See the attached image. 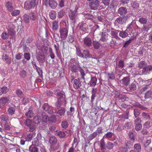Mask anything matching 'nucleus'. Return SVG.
<instances>
[{"instance_id": "f257e3e1", "label": "nucleus", "mask_w": 152, "mask_h": 152, "mask_svg": "<svg viewBox=\"0 0 152 152\" xmlns=\"http://www.w3.org/2000/svg\"><path fill=\"white\" fill-rule=\"evenodd\" d=\"M128 17V15H126V16H120L117 18L114 22L115 26H118V25H121L125 24Z\"/></svg>"}, {"instance_id": "f03ea898", "label": "nucleus", "mask_w": 152, "mask_h": 152, "mask_svg": "<svg viewBox=\"0 0 152 152\" xmlns=\"http://www.w3.org/2000/svg\"><path fill=\"white\" fill-rule=\"evenodd\" d=\"M60 37L62 40H65L67 37L68 32V29L65 28H60L59 29Z\"/></svg>"}, {"instance_id": "7ed1b4c3", "label": "nucleus", "mask_w": 152, "mask_h": 152, "mask_svg": "<svg viewBox=\"0 0 152 152\" xmlns=\"http://www.w3.org/2000/svg\"><path fill=\"white\" fill-rule=\"evenodd\" d=\"M99 3L98 0H93L89 3V6L91 10H96L99 7Z\"/></svg>"}, {"instance_id": "20e7f679", "label": "nucleus", "mask_w": 152, "mask_h": 152, "mask_svg": "<svg viewBox=\"0 0 152 152\" xmlns=\"http://www.w3.org/2000/svg\"><path fill=\"white\" fill-rule=\"evenodd\" d=\"M74 63L75 64L74 61H71L69 63V66L70 70L72 72L76 73L78 71V66L77 65H75Z\"/></svg>"}, {"instance_id": "39448f33", "label": "nucleus", "mask_w": 152, "mask_h": 152, "mask_svg": "<svg viewBox=\"0 0 152 152\" xmlns=\"http://www.w3.org/2000/svg\"><path fill=\"white\" fill-rule=\"evenodd\" d=\"M8 96H3L0 99V108L3 107L4 105L7 104L10 101Z\"/></svg>"}, {"instance_id": "423d86ee", "label": "nucleus", "mask_w": 152, "mask_h": 152, "mask_svg": "<svg viewBox=\"0 0 152 152\" xmlns=\"http://www.w3.org/2000/svg\"><path fill=\"white\" fill-rule=\"evenodd\" d=\"M44 2L46 5H49L52 9L56 8L57 5V3L55 0H44Z\"/></svg>"}, {"instance_id": "0eeeda50", "label": "nucleus", "mask_w": 152, "mask_h": 152, "mask_svg": "<svg viewBox=\"0 0 152 152\" xmlns=\"http://www.w3.org/2000/svg\"><path fill=\"white\" fill-rule=\"evenodd\" d=\"M83 58H95L96 56L94 55H92L90 53V51L88 50H84L83 51Z\"/></svg>"}, {"instance_id": "6e6552de", "label": "nucleus", "mask_w": 152, "mask_h": 152, "mask_svg": "<svg viewBox=\"0 0 152 152\" xmlns=\"http://www.w3.org/2000/svg\"><path fill=\"white\" fill-rule=\"evenodd\" d=\"M131 26V24H130L129 25V26L127 27V29L125 31H119V30L116 31L117 32L120 31L119 35V36L122 38H125L127 37L128 35V34L127 32L128 31L127 29L130 30Z\"/></svg>"}, {"instance_id": "1a4fd4ad", "label": "nucleus", "mask_w": 152, "mask_h": 152, "mask_svg": "<svg viewBox=\"0 0 152 152\" xmlns=\"http://www.w3.org/2000/svg\"><path fill=\"white\" fill-rule=\"evenodd\" d=\"M83 44L84 45L88 47H90L92 45V40L91 39L88 37H86L83 38Z\"/></svg>"}, {"instance_id": "9d476101", "label": "nucleus", "mask_w": 152, "mask_h": 152, "mask_svg": "<svg viewBox=\"0 0 152 152\" xmlns=\"http://www.w3.org/2000/svg\"><path fill=\"white\" fill-rule=\"evenodd\" d=\"M15 106H8V107L7 109V114L10 116H12L14 115L15 112Z\"/></svg>"}, {"instance_id": "9b49d317", "label": "nucleus", "mask_w": 152, "mask_h": 152, "mask_svg": "<svg viewBox=\"0 0 152 152\" xmlns=\"http://www.w3.org/2000/svg\"><path fill=\"white\" fill-rule=\"evenodd\" d=\"M118 12L121 16H125L128 12L127 9L124 7H120L118 10Z\"/></svg>"}, {"instance_id": "f8f14e48", "label": "nucleus", "mask_w": 152, "mask_h": 152, "mask_svg": "<svg viewBox=\"0 0 152 152\" xmlns=\"http://www.w3.org/2000/svg\"><path fill=\"white\" fill-rule=\"evenodd\" d=\"M81 86V81L79 78L74 80L73 82V87L74 88L77 89L80 88Z\"/></svg>"}, {"instance_id": "ddd939ff", "label": "nucleus", "mask_w": 152, "mask_h": 152, "mask_svg": "<svg viewBox=\"0 0 152 152\" xmlns=\"http://www.w3.org/2000/svg\"><path fill=\"white\" fill-rule=\"evenodd\" d=\"M5 6L7 10L9 12H12L14 9V5L11 2L7 1L6 3Z\"/></svg>"}, {"instance_id": "4468645a", "label": "nucleus", "mask_w": 152, "mask_h": 152, "mask_svg": "<svg viewBox=\"0 0 152 152\" xmlns=\"http://www.w3.org/2000/svg\"><path fill=\"white\" fill-rule=\"evenodd\" d=\"M77 15V11L75 10L74 11H72L70 10L69 13V16L70 19L72 20H74L76 18Z\"/></svg>"}, {"instance_id": "2eb2a0df", "label": "nucleus", "mask_w": 152, "mask_h": 152, "mask_svg": "<svg viewBox=\"0 0 152 152\" xmlns=\"http://www.w3.org/2000/svg\"><path fill=\"white\" fill-rule=\"evenodd\" d=\"M152 70V65H148L146 66L142 70V74L143 75H146L149 73V72Z\"/></svg>"}, {"instance_id": "dca6fc26", "label": "nucleus", "mask_w": 152, "mask_h": 152, "mask_svg": "<svg viewBox=\"0 0 152 152\" xmlns=\"http://www.w3.org/2000/svg\"><path fill=\"white\" fill-rule=\"evenodd\" d=\"M56 96L58 97V99H60V100L64 101V103L65 104H66L65 96L64 93H63L61 92L58 93L57 94Z\"/></svg>"}, {"instance_id": "f3484780", "label": "nucleus", "mask_w": 152, "mask_h": 152, "mask_svg": "<svg viewBox=\"0 0 152 152\" xmlns=\"http://www.w3.org/2000/svg\"><path fill=\"white\" fill-rule=\"evenodd\" d=\"M42 117V120L43 122L45 123L47 122L49 120V117L44 112L42 111L39 113Z\"/></svg>"}, {"instance_id": "a211bd4d", "label": "nucleus", "mask_w": 152, "mask_h": 152, "mask_svg": "<svg viewBox=\"0 0 152 152\" xmlns=\"http://www.w3.org/2000/svg\"><path fill=\"white\" fill-rule=\"evenodd\" d=\"M97 79L95 77L91 76V80L88 84L91 87H94L96 84Z\"/></svg>"}, {"instance_id": "6ab92c4d", "label": "nucleus", "mask_w": 152, "mask_h": 152, "mask_svg": "<svg viewBox=\"0 0 152 152\" xmlns=\"http://www.w3.org/2000/svg\"><path fill=\"white\" fill-rule=\"evenodd\" d=\"M100 147L101 148L102 151L103 152L106 150V146L105 142L103 138L100 141Z\"/></svg>"}, {"instance_id": "aec40b11", "label": "nucleus", "mask_w": 152, "mask_h": 152, "mask_svg": "<svg viewBox=\"0 0 152 152\" xmlns=\"http://www.w3.org/2000/svg\"><path fill=\"white\" fill-rule=\"evenodd\" d=\"M123 84L125 86H128L130 83V79L129 77H124L122 80Z\"/></svg>"}, {"instance_id": "412c9836", "label": "nucleus", "mask_w": 152, "mask_h": 152, "mask_svg": "<svg viewBox=\"0 0 152 152\" xmlns=\"http://www.w3.org/2000/svg\"><path fill=\"white\" fill-rule=\"evenodd\" d=\"M39 115L34 116L33 118V121L35 124H38L41 122L40 115H39Z\"/></svg>"}, {"instance_id": "4be33fe9", "label": "nucleus", "mask_w": 152, "mask_h": 152, "mask_svg": "<svg viewBox=\"0 0 152 152\" xmlns=\"http://www.w3.org/2000/svg\"><path fill=\"white\" fill-rule=\"evenodd\" d=\"M134 150L137 152H140L141 150V147L140 143H137L134 145Z\"/></svg>"}, {"instance_id": "5701e85b", "label": "nucleus", "mask_w": 152, "mask_h": 152, "mask_svg": "<svg viewBox=\"0 0 152 152\" xmlns=\"http://www.w3.org/2000/svg\"><path fill=\"white\" fill-rule=\"evenodd\" d=\"M57 140L56 138L54 136L51 137L49 139V142L50 144L53 145L56 143Z\"/></svg>"}, {"instance_id": "b1692460", "label": "nucleus", "mask_w": 152, "mask_h": 152, "mask_svg": "<svg viewBox=\"0 0 152 152\" xmlns=\"http://www.w3.org/2000/svg\"><path fill=\"white\" fill-rule=\"evenodd\" d=\"M56 132L57 135L60 138H64L66 135V134L64 132L62 131H56Z\"/></svg>"}, {"instance_id": "393cba45", "label": "nucleus", "mask_w": 152, "mask_h": 152, "mask_svg": "<svg viewBox=\"0 0 152 152\" xmlns=\"http://www.w3.org/2000/svg\"><path fill=\"white\" fill-rule=\"evenodd\" d=\"M108 34L106 32H102L100 40L102 42H106L107 39Z\"/></svg>"}, {"instance_id": "a878e982", "label": "nucleus", "mask_w": 152, "mask_h": 152, "mask_svg": "<svg viewBox=\"0 0 152 152\" xmlns=\"http://www.w3.org/2000/svg\"><path fill=\"white\" fill-rule=\"evenodd\" d=\"M24 8L26 10L33 9L29 1H27L25 2Z\"/></svg>"}, {"instance_id": "bb28decb", "label": "nucleus", "mask_w": 152, "mask_h": 152, "mask_svg": "<svg viewBox=\"0 0 152 152\" xmlns=\"http://www.w3.org/2000/svg\"><path fill=\"white\" fill-rule=\"evenodd\" d=\"M8 90L9 89L7 86H4L2 88H0V96L3 93H6Z\"/></svg>"}, {"instance_id": "cd10ccee", "label": "nucleus", "mask_w": 152, "mask_h": 152, "mask_svg": "<svg viewBox=\"0 0 152 152\" xmlns=\"http://www.w3.org/2000/svg\"><path fill=\"white\" fill-rule=\"evenodd\" d=\"M28 128L27 129L28 130V131L31 132H33L36 129V125L32 123Z\"/></svg>"}, {"instance_id": "c85d7f7f", "label": "nucleus", "mask_w": 152, "mask_h": 152, "mask_svg": "<svg viewBox=\"0 0 152 152\" xmlns=\"http://www.w3.org/2000/svg\"><path fill=\"white\" fill-rule=\"evenodd\" d=\"M118 97L122 102L127 100L128 99V98L125 94H119Z\"/></svg>"}, {"instance_id": "c756f323", "label": "nucleus", "mask_w": 152, "mask_h": 152, "mask_svg": "<svg viewBox=\"0 0 152 152\" xmlns=\"http://www.w3.org/2000/svg\"><path fill=\"white\" fill-rule=\"evenodd\" d=\"M58 21L55 20L53 22L52 29L53 30L56 31L58 28Z\"/></svg>"}, {"instance_id": "7c9ffc66", "label": "nucleus", "mask_w": 152, "mask_h": 152, "mask_svg": "<svg viewBox=\"0 0 152 152\" xmlns=\"http://www.w3.org/2000/svg\"><path fill=\"white\" fill-rule=\"evenodd\" d=\"M131 7L133 9L138 8L139 7V4L137 1H132L131 3Z\"/></svg>"}, {"instance_id": "2f4dec72", "label": "nucleus", "mask_w": 152, "mask_h": 152, "mask_svg": "<svg viewBox=\"0 0 152 152\" xmlns=\"http://www.w3.org/2000/svg\"><path fill=\"white\" fill-rule=\"evenodd\" d=\"M96 88H92V96H91V102L93 103L95 98L96 97Z\"/></svg>"}, {"instance_id": "473e14b6", "label": "nucleus", "mask_w": 152, "mask_h": 152, "mask_svg": "<svg viewBox=\"0 0 152 152\" xmlns=\"http://www.w3.org/2000/svg\"><path fill=\"white\" fill-rule=\"evenodd\" d=\"M147 63L144 61H141L138 64V67L140 68H143L147 65Z\"/></svg>"}, {"instance_id": "72a5a7b5", "label": "nucleus", "mask_w": 152, "mask_h": 152, "mask_svg": "<svg viewBox=\"0 0 152 152\" xmlns=\"http://www.w3.org/2000/svg\"><path fill=\"white\" fill-rule=\"evenodd\" d=\"M45 55L42 53L38 54L37 57V59L38 61H44Z\"/></svg>"}, {"instance_id": "f704fd0d", "label": "nucleus", "mask_w": 152, "mask_h": 152, "mask_svg": "<svg viewBox=\"0 0 152 152\" xmlns=\"http://www.w3.org/2000/svg\"><path fill=\"white\" fill-rule=\"evenodd\" d=\"M61 126L63 129H66L69 126L68 122L66 120L63 121L61 123Z\"/></svg>"}, {"instance_id": "c9c22d12", "label": "nucleus", "mask_w": 152, "mask_h": 152, "mask_svg": "<svg viewBox=\"0 0 152 152\" xmlns=\"http://www.w3.org/2000/svg\"><path fill=\"white\" fill-rule=\"evenodd\" d=\"M34 113L31 110H29L25 113V115L28 118H31L34 116Z\"/></svg>"}, {"instance_id": "e433bc0d", "label": "nucleus", "mask_w": 152, "mask_h": 152, "mask_svg": "<svg viewBox=\"0 0 152 152\" xmlns=\"http://www.w3.org/2000/svg\"><path fill=\"white\" fill-rule=\"evenodd\" d=\"M139 21L140 23L145 25L147 23V19L145 18L140 17L139 18Z\"/></svg>"}, {"instance_id": "4c0bfd02", "label": "nucleus", "mask_w": 152, "mask_h": 152, "mask_svg": "<svg viewBox=\"0 0 152 152\" xmlns=\"http://www.w3.org/2000/svg\"><path fill=\"white\" fill-rule=\"evenodd\" d=\"M66 111V109L64 107H62L59 109L58 111L56 112V113L59 115L60 116H62L64 115Z\"/></svg>"}, {"instance_id": "58836bf2", "label": "nucleus", "mask_w": 152, "mask_h": 152, "mask_svg": "<svg viewBox=\"0 0 152 152\" xmlns=\"http://www.w3.org/2000/svg\"><path fill=\"white\" fill-rule=\"evenodd\" d=\"M152 96V91L151 90L148 91L145 93L144 97L145 99H148Z\"/></svg>"}, {"instance_id": "ea45409f", "label": "nucleus", "mask_w": 152, "mask_h": 152, "mask_svg": "<svg viewBox=\"0 0 152 152\" xmlns=\"http://www.w3.org/2000/svg\"><path fill=\"white\" fill-rule=\"evenodd\" d=\"M16 92L17 96L20 98L23 97L24 95L23 92L20 89H17Z\"/></svg>"}, {"instance_id": "a19ab883", "label": "nucleus", "mask_w": 152, "mask_h": 152, "mask_svg": "<svg viewBox=\"0 0 152 152\" xmlns=\"http://www.w3.org/2000/svg\"><path fill=\"white\" fill-rule=\"evenodd\" d=\"M113 133L111 132H109L107 133L103 137V139L106 138L107 139H110L113 136Z\"/></svg>"}, {"instance_id": "79ce46f5", "label": "nucleus", "mask_w": 152, "mask_h": 152, "mask_svg": "<svg viewBox=\"0 0 152 152\" xmlns=\"http://www.w3.org/2000/svg\"><path fill=\"white\" fill-rule=\"evenodd\" d=\"M29 1L31 4V7L33 9L36 7L38 3L37 0H30Z\"/></svg>"}, {"instance_id": "37998d69", "label": "nucleus", "mask_w": 152, "mask_h": 152, "mask_svg": "<svg viewBox=\"0 0 152 152\" xmlns=\"http://www.w3.org/2000/svg\"><path fill=\"white\" fill-rule=\"evenodd\" d=\"M29 17L28 15L25 14L23 16L24 21L26 23H28L30 22Z\"/></svg>"}, {"instance_id": "c03bdc74", "label": "nucleus", "mask_w": 152, "mask_h": 152, "mask_svg": "<svg viewBox=\"0 0 152 152\" xmlns=\"http://www.w3.org/2000/svg\"><path fill=\"white\" fill-rule=\"evenodd\" d=\"M117 31H111L110 34L111 36V37L112 38H115L116 39L118 38L119 39V38L118 36V32H117Z\"/></svg>"}, {"instance_id": "a18cd8bd", "label": "nucleus", "mask_w": 152, "mask_h": 152, "mask_svg": "<svg viewBox=\"0 0 152 152\" xmlns=\"http://www.w3.org/2000/svg\"><path fill=\"white\" fill-rule=\"evenodd\" d=\"M9 118L8 115H7L3 114L1 116V120L6 122H8V121L9 120Z\"/></svg>"}, {"instance_id": "49530a36", "label": "nucleus", "mask_w": 152, "mask_h": 152, "mask_svg": "<svg viewBox=\"0 0 152 152\" xmlns=\"http://www.w3.org/2000/svg\"><path fill=\"white\" fill-rule=\"evenodd\" d=\"M34 134L30 133L28 134L26 137V141H30L33 138Z\"/></svg>"}, {"instance_id": "de8ad7c7", "label": "nucleus", "mask_w": 152, "mask_h": 152, "mask_svg": "<svg viewBox=\"0 0 152 152\" xmlns=\"http://www.w3.org/2000/svg\"><path fill=\"white\" fill-rule=\"evenodd\" d=\"M114 147V144L110 142H108L107 144L106 148L109 150L113 149Z\"/></svg>"}, {"instance_id": "09e8293b", "label": "nucleus", "mask_w": 152, "mask_h": 152, "mask_svg": "<svg viewBox=\"0 0 152 152\" xmlns=\"http://www.w3.org/2000/svg\"><path fill=\"white\" fill-rule=\"evenodd\" d=\"M19 74L21 77L25 78L27 76V72L25 70H22L20 71Z\"/></svg>"}, {"instance_id": "8fccbe9b", "label": "nucleus", "mask_w": 152, "mask_h": 152, "mask_svg": "<svg viewBox=\"0 0 152 152\" xmlns=\"http://www.w3.org/2000/svg\"><path fill=\"white\" fill-rule=\"evenodd\" d=\"M49 15L50 18L53 20L55 19L56 16V13L54 11H51Z\"/></svg>"}, {"instance_id": "3c124183", "label": "nucleus", "mask_w": 152, "mask_h": 152, "mask_svg": "<svg viewBox=\"0 0 152 152\" xmlns=\"http://www.w3.org/2000/svg\"><path fill=\"white\" fill-rule=\"evenodd\" d=\"M92 44L94 48L95 49H98L100 47V44L96 41H93Z\"/></svg>"}, {"instance_id": "603ef678", "label": "nucleus", "mask_w": 152, "mask_h": 152, "mask_svg": "<svg viewBox=\"0 0 152 152\" xmlns=\"http://www.w3.org/2000/svg\"><path fill=\"white\" fill-rule=\"evenodd\" d=\"M38 150V148L34 145H31L29 147V150L30 152H37Z\"/></svg>"}, {"instance_id": "864d4df0", "label": "nucleus", "mask_w": 152, "mask_h": 152, "mask_svg": "<svg viewBox=\"0 0 152 152\" xmlns=\"http://www.w3.org/2000/svg\"><path fill=\"white\" fill-rule=\"evenodd\" d=\"M7 33L9 36L13 35L15 34L14 29L12 28H10L8 29Z\"/></svg>"}, {"instance_id": "5fc2aeb1", "label": "nucleus", "mask_w": 152, "mask_h": 152, "mask_svg": "<svg viewBox=\"0 0 152 152\" xmlns=\"http://www.w3.org/2000/svg\"><path fill=\"white\" fill-rule=\"evenodd\" d=\"M134 39V38L132 37H131L130 39L128 41H126L124 44L123 47V48H126L128 45Z\"/></svg>"}, {"instance_id": "6e6d98bb", "label": "nucleus", "mask_w": 152, "mask_h": 152, "mask_svg": "<svg viewBox=\"0 0 152 152\" xmlns=\"http://www.w3.org/2000/svg\"><path fill=\"white\" fill-rule=\"evenodd\" d=\"M29 16L30 20L33 21L35 20L37 18V16L33 12L30 13Z\"/></svg>"}, {"instance_id": "4d7b16f0", "label": "nucleus", "mask_w": 152, "mask_h": 152, "mask_svg": "<svg viewBox=\"0 0 152 152\" xmlns=\"http://www.w3.org/2000/svg\"><path fill=\"white\" fill-rule=\"evenodd\" d=\"M9 34H8L7 32H3L1 35V37L3 39H6L8 38L9 37Z\"/></svg>"}, {"instance_id": "13d9d810", "label": "nucleus", "mask_w": 152, "mask_h": 152, "mask_svg": "<svg viewBox=\"0 0 152 152\" xmlns=\"http://www.w3.org/2000/svg\"><path fill=\"white\" fill-rule=\"evenodd\" d=\"M11 127V124L8 122H5V124H4V129L6 130H9L10 129Z\"/></svg>"}, {"instance_id": "bf43d9fd", "label": "nucleus", "mask_w": 152, "mask_h": 152, "mask_svg": "<svg viewBox=\"0 0 152 152\" xmlns=\"http://www.w3.org/2000/svg\"><path fill=\"white\" fill-rule=\"evenodd\" d=\"M129 88L131 91H134L136 90L137 88L136 83L135 82H133L130 86Z\"/></svg>"}, {"instance_id": "052dcab7", "label": "nucleus", "mask_w": 152, "mask_h": 152, "mask_svg": "<svg viewBox=\"0 0 152 152\" xmlns=\"http://www.w3.org/2000/svg\"><path fill=\"white\" fill-rule=\"evenodd\" d=\"M3 59H4L8 64H9L11 63V61L10 57L8 56L5 55L3 56Z\"/></svg>"}, {"instance_id": "680f3d73", "label": "nucleus", "mask_w": 152, "mask_h": 152, "mask_svg": "<svg viewBox=\"0 0 152 152\" xmlns=\"http://www.w3.org/2000/svg\"><path fill=\"white\" fill-rule=\"evenodd\" d=\"M134 114L135 118L138 117L140 114V110L137 109H134Z\"/></svg>"}, {"instance_id": "e2e57ef3", "label": "nucleus", "mask_w": 152, "mask_h": 152, "mask_svg": "<svg viewBox=\"0 0 152 152\" xmlns=\"http://www.w3.org/2000/svg\"><path fill=\"white\" fill-rule=\"evenodd\" d=\"M97 135V132H95L91 134L88 137L89 139L90 140H91L95 137Z\"/></svg>"}, {"instance_id": "0e129e2a", "label": "nucleus", "mask_w": 152, "mask_h": 152, "mask_svg": "<svg viewBox=\"0 0 152 152\" xmlns=\"http://www.w3.org/2000/svg\"><path fill=\"white\" fill-rule=\"evenodd\" d=\"M40 144L39 140L37 138H35L34 140L32 141V145L34 146H39Z\"/></svg>"}, {"instance_id": "69168bd1", "label": "nucleus", "mask_w": 152, "mask_h": 152, "mask_svg": "<svg viewBox=\"0 0 152 152\" xmlns=\"http://www.w3.org/2000/svg\"><path fill=\"white\" fill-rule=\"evenodd\" d=\"M32 123V122L31 120L28 119H26L24 122V124L25 126H26L28 127Z\"/></svg>"}, {"instance_id": "338daca9", "label": "nucleus", "mask_w": 152, "mask_h": 152, "mask_svg": "<svg viewBox=\"0 0 152 152\" xmlns=\"http://www.w3.org/2000/svg\"><path fill=\"white\" fill-rule=\"evenodd\" d=\"M50 106L47 103H45L43 105L42 108L45 111H47L50 109Z\"/></svg>"}, {"instance_id": "774afa93", "label": "nucleus", "mask_w": 152, "mask_h": 152, "mask_svg": "<svg viewBox=\"0 0 152 152\" xmlns=\"http://www.w3.org/2000/svg\"><path fill=\"white\" fill-rule=\"evenodd\" d=\"M65 12L63 10L60 11L58 13V17L59 18H62L65 14Z\"/></svg>"}]
</instances>
